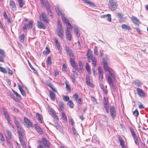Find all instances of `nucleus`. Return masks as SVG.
<instances>
[{
    "label": "nucleus",
    "mask_w": 148,
    "mask_h": 148,
    "mask_svg": "<svg viewBox=\"0 0 148 148\" xmlns=\"http://www.w3.org/2000/svg\"><path fill=\"white\" fill-rule=\"evenodd\" d=\"M92 51L90 49H88V51L87 53V59L89 60V58H93L92 55Z\"/></svg>",
    "instance_id": "a878e982"
},
{
    "label": "nucleus",
    "mask_w": 148,
    "mask_h": 148,
    "mask_svg": "<svg viewBox=\"0 0 148 148\" xmlns=\"http://www.w3.org/2000/svg\"><path fill=\"white\" fill-rule=\"evenodd\" d=\"M70 62L72 66H73V65L76 64L75 60V58H74L73 57H70Z\"/></svg>",
    "instance_id": "72a5a7b5"
},
{
    "label": "nucleus",
    "mask_w": 148,
    "mask_h": 148,
    "mask_svg": "<svg viewBox=\"0 0 148 148\" xmlns=\"http://www.w3.org/2000/svg\"><path fill=\"white\" fill-rule=\"evenodd\" d=\"M51 56H49L47 60V66H50L51 64Z\"/></svg>",
    "instance_id": "2f4dec72"
},
{
    "label": "nucleus",
    "mask_w": 148,
    "mask_h": 148,
    "mask_svg": "<svg viewBox=\"0 0 148 148\" xmlns=\"http://www.w3.org/2000/svg\"><path fill=\"white\" fill-rule=\"evenodd\" d=\"M48 111L50 115H51L55 119H58L56 113L54 112V111L52 108L49 107Z\"/></svg>",
    "instance_id": "ddd939ff"
},
{
    "label": "nucleus",
    "mask_w": 148,
    "mask_h": 148,
    "mask_svg": "<svg viewBox=\"0 0 148 148\" xmlns=\"http://www.w3.org/2000/svg\"><path fill=\"white\" fill-rule=\"evenodd\" d=\"M57 23H58V29H60V28L61 29V28H62V27L60 23L59 20H58Z\"/></svg>",
    "instance_id": "0e129e2a"
},
{
    "label": "nucleus",
    "mask_w": 148,
    "mask_h": 148,
    "mask_svg": "<svg viewBox=\"0 0 148 148\" xmlns=\"http://www.w3.org/2000/svg\"><path fill=\"white\" fill-rule=\"evenodd\" d=\"M0 71L4 73H6L7 71L5 69L0 66Z\"/></svg>",
    "instance_id": "09e8293b"
},
{
    "label": "nucleus",
    "mask_w": 148,
    "mask_h": 148,
    "mask_svg": "<svg viewBox=\"0 0 148 148\" xmlns=\"http://www.w3.org/2000/svg\"><path fill=\"white\" fill-rule=\"evenodd\" d=\"M29 66L30 67L31 69H32L33 71L36 74L37 73V71L35 69H34V67H32V66L31 64H30V63L29 62Z\"/></svg>",
    "instance_id": "603ef678"
},
{
    "label": "nucleus",
    "mask_w": 148,
    "mask_h": 148,
    "mask_svg": "<svg viewBox=\"0 0 148 148\" xmlns=\"http://www.w3.org/2000/svg\"><path fill=\"white\" fill-rule=\"evenodd\" d=\"M103 67L104 69L106 71H109V70H110L108 67V66L107 65V64H103Z\"/></svg>",
    "instance_id": "de8ad7c7"
},
{
    "label": "nucleus",
    "mask_w": 148,
    "mask_h": 148,
    "mask_svg": "<svg viewBox=\"0 0 148 148\" xmlns=\"http://www.w3.org/2000/svg\"><path fill=\"white\" fill-rule=\"evenodd\" d=\"M41 3L42 4V6L43 7H45V6L47 7H49V4L48 2L46 3L44 1V0H40Z\"/></svg>",
    "instance_id": "c756f323"
},
{
    "label": "nucleus",
    "mask_w": 148,
    "mask_h": 148,
    "mask_svg": "<svg viewBox=\"0 0 148 148\" xmlns=\"http://www.w3.org/2000/svg\"><path fill=\"white\" fill-rule=\"evenodd\" d=\"M48 111L50 115H51L55 119H58L56 113L54 112V111L52 108L49 107Z\"/></svg>",
    "instance_id": "9b49d317"
},
{
    "label": "nucleus",
    "mask_w": 148,
    "mask_h": 148,
    "mask_svg": "<svg viewBox=\"0 0 148 148\" xmlns=\"http://www.w3.org/2000/svg\"><path fill=\"white\" fill-rule=\"evenodd\" d=\"M34 126L35 129L40 134H42V130L37 124H34Z\"/></svg>",
    "instance_id": "6ab92c4d"
},
{
    "label": "nucleus",
    "mask_w": 148,
    "mask_h": 148,
    "mask_svg": "<svg viewBox=\"0 0 148 148\" xmlns=\"http://www.w3.org/2000/svg\"><path fill=\"white\" fill-rule=\"evenodd\" d=\"M66 87L67 90L68 91H70L71 90V88L70 86L68 84H67L66 83Z\"/></svg>",
    "instance_id": "6e6d98bb"
},
{
    "label": "nucleus",
    "mask_w": 148,
    "mask_h": 148,
    "mask_svg": "<svg viewBox=\"0 0 148 148\" xmlns=\"http://www.w3.org/2000/svg\"><path fill=\"white\" fill-rule=\"evenodd\" d=\"M98 49L97 48L96 46H95L94 47V53L96 55H98Z\"/></svg>",
    "instance_id": "13d9d810"
},
{
    "label": "nucleus",
    "mask_w": 148,
    "mask_h": 148,
    "mask_svg": "<svg viewBox=\"0 0 148 148\" xmlns=\"http://www.w3.org/2000/svg\"><path fill=\"white\" fill-rule=\"evenodd\" d=\"M25 36L24 34H22L19 37V40L20 41L22 42H23L24 40Z\"/></svg>",
    "instance_id": "ea45409f"
},
{
    "label": "nucleus",
    "mask_w": 148,
    "mask_h": 148,
    "mask_svg": "<svg viewBox=\"0 0 148 148\" xmlns=\"http://www.w3.org/2000/svg\"><path fill=\"white\" fill-rule=\"evenodd\" d=\"M33 24V21H31L29 22V23L27 25L25 24L23 27V31L24 32L26 31L27 30V27L28 29H31L32 27Z\"/></svg>",
    "instance_id": "0eeeda50"
},
{
    "label": "nucleus",
    "mask_w": 148,
    "mask_h": 148,
    "mask_svg": "<svg viewBox=\"0 0 148 148\" xmlns=\"http://www.w3.org/2000/svg\"><path fill=\"white\" fill-rule=\"evenodd\" d=\"M57 10H56V12H57L58 14L60 15H61L62 16V19L63 22L64 23H67V27L66 30V31H70L71 30L72 28V27L69 23V22L68 20L67 19H66L65 17H64V14L63 13H62L60 10L59 9V8L58 7L57 8Z\"/></svg>",
    "instance_id": "f257e3e1"
},
{
    "label": "nucleus",
    "mask_w": 148,
    "mask_h": 148,
    "mask_svg": "<svg viewBox=\"0 0 148 148\" xmlns=\"http://www.w3.org/2000/svg\"><path fill=\"white\" fill-rule=\"evenodd\" d=\"M133 138L134 140V142L137 145H138L139 143L137 136L134 137Z\"/></svg>",
    "instance_id": "5fc2aeb1"
},
{
    "label": "nucleus",
    "mask_w": 148,
    "mask_h": 148,
    "mask_svg": "<svg viewBox=\"0 0 148 148\" xmlns=\"http://www.w3.org/2000/svg\"><path fill=\"white\" fill-rule=\"evenodd\" d=\"M18 1L20 7H22L24 4L23 0H18Z\"/></svg>",
    "instance_id": "a19ab883"
},
{
    "label": "nucleus",
    "mask_w": 148,
    "mask_h": 148,
    "mask_svg": "<svg viewBox=\"0 0 148 148\" xmlns=\"http://www.w3.org/2000/svg\"><path fill=\"white\" fill-rule=\"evenodd\" d=\"M117 15L121 20H122L123 18V17L122 15L121 14V13H118L117 14Z\"/></svg>",
    "instance_id": "774afa93"
},
{
    "label": "nucleus",
    "mask_w": 148,
    "mask_h": 148,
    "mask_svg": "<svg viewBox=\"0 0 148 148\" xmlns=\"http://www.w3.org/2000/svg\"><path fill=\"white\" fill-rule=\"evenodd\" d=\"M108 82L109 84L111 86V88L114 90L115 89V88L113 84L111 77L109 76H108Z\"/></svg>",
    "instance_id": "dca6fc26"
},
{
    "label": "nucleus",
    "mask_w": 148,
    "mask_h": 148,
    "mask_svg": "<svg viewBox=\"0 0 148 148\" xmlns=\"http://www.w3.org/2000/svg\"><path fill=\"white\" fill-rule=\"evenodd\" d=\"M36 118L38 119V120L39 122L41 123H42V120H41V119L40 117V114H39L37 113L36 114Z\"/></svg>",
    "instance_id": "58836bf2"
},
{
    "label": "nucleus",
    "mask_w": 148,
    "mask_h": 148,
    "mask_svg": "<svg viewBox=\"0 0 148 148\" xmlns=\"http://www.w3.org/2000/svg\"><path fill=\"white\" fill-rule=\"evenodd\" d=\"M118 139L120 142V145L122 147V148H124L125 147V146L124 141L123 140L122 138L120 136H118Z\"/></svg>",
    "instance_id": "2eb2a0df"
},
{
    "label": "nucleus",
    "mask_w": 148,
    "mask_h": 148,
    "mask_svg": "<svg viewBox=\"0 0 148 148\" xmlns=\"http://www.w3.org/2000/svg\"><path fill=\"white\" fill-rule=\"evenodd\" d=\"M14 93L16 95L17 98L21 99V97L20 95L18 94V93L16 91L13 90Z\"/></svg>",
    "instance_id": "8fccbe9b"
},
{
    "label": "nucleus",
    "mask_w": 148,
    "mask_h": 148,
    "mask_svg": "<svg viewBox=\"0 0 148 148\" xmlns=\"http://www.w3.org/2000/svg\"><path fill=\"white\" fill-rule=\"evenodd\" d=\"M19 89L22 95L23 96L26 95V94L24 91L23 89L21 86L20 85L18 86Z\"/></svg>",
    "instance_id": "4c0bfd02"
},
{
    "label": "nucleus",
    "mask_w": 148,
    "mask_h": 148,
    "mask_svg": "<svg viewBox=\"0 0 148 148\" xmlns=\"http://www.w3.org/2000/svg\"><path fill=\"white\" fill-rule=\"evenodd\" d=\"M66 49L67 53L70 56V57H73V54L71 49L69 47L66 46Z\"/></svg>",
    "instance_id": "a211bd4d"
},
{
    "label": "nucleus",
    "mask_w": 148,
    "mask_h": 148,
    "mask_svg": "<svg viewBox=\"0 0 148 148\" xmlns=\"http://www.w3.org/2000/svg\"><path fill=\"white\" fill-rule=\"evenodd\" d=\"M103 122L107 127L109 125V122L108 121V118L107 117V116L105 115H103Z\"/></svg>",
    "instance_id": "cd10ccee"
},
{
    "label": "nucleus",
    "mask_w": 148,
    "mask_h": 148,
    "mask_svg": "<svg viewBox=\"0 0 148 148\" xmlns=\"http://www.w3.org/2000/svg\"><path fill=\"white\" fill-rule=\"evenodd\" d=\"M50 97L51 99L52 100H54L55 98V93L53 92H50Z\"/></svg>",
    "instance_id": "473e14b6"
},
{
    "label": "nucleus",
    "mask_w": 148,
    "mask_h": 148,
    "mask_svg": "<svg viewBox=\"0 0 148 148\" xmlns=\"http://www.w3.org/2000/svg\"><path fill=\"white\" fill-rule=\"evenodd\" d=\"M92 64L93 66L94 67H95L96 65V61L95 60V57H94L93 58H92Z\"/></svg>",
    "instance_id": "c03bdc74"
},
{
    "label": "nucleus",
    "mask_w": 148,
    "mask_h": 148,
    "mask_svg": "<svg viewBox=\"0 0 148 148\" xmlns=\"http://www.w3.org/2000/svg\"><path fill=\"white\" fill-rule=\"evenodd\" d=\"M57 33L58 35L62 39L64 38V30L63 28L58 29L57 31Z\"/></svg>",
    "instance_id": "1a4fd4ad"
},
{
    "label": "nucleus",
    "mask_w": 148,
    "mask_h": 148,
    "mask_svg": "<svg viewBox=\"0 0 148 148\" xmlns=\"http://www.w3.org/2000/svg\"><path fill=\"white\" fill-rule=\"evenodd\" d=\"M63 99L64 101H67L69 99V97L68 96H63Z\"/></svg>",
    "instance_id": "e2e57ef3"
},
{
    "label": "nucleus",
    "mask_w": 148,
    "mask_h": 148,
    "mask_svg": "<svg viewBox=\"0 0 148 148\" xmlns=\"http://www.w3.org/2000/svg\"><path fill=\"white\" fill-rule=\"evenodd\" d=\"M99 79L102 80L103 78V73L99 74Z\"/></svg>",
    "instance_id": "338daca9"
},
{
    "label": "nucleus",
    "mask_w": 148,
    "mask_h": 148,
    "mask_svg": "<svg viewBox=\"0 0 148 148\" xmlns=\"http://www.w3.org/2000/svg\"><path fill=\"white\" fill-rule=\"evenodd\" d=\"M130 129L133 137L134 138L136 137V136L135 134V131L133 128L132 127H131L130 128Z\"/></svg>",
    "instance_id": "c9c22d12"
},
{
    "label": "nucleus",
    "mask_w": 148,
    "mask_h": 148,
    "mask_svg": "<svg viewBox=\"0 0 148 148\" xmlns=\"http://www.w3.org/2000/svg\"><path fill=\"white\" fill-rule=\"evenodd\" d=\"M131 20L133 23L135 24L138 25L140 23L139 20L137 18L134 16H132L131 18Z\"/></svg>",
    "instance_id": "4468645a"
},
{
    "label": "nucleus",
    "mask_w": 148,
    "mask_h": 148,
    "mask_svg": "<svg viewBox=\"0 0 148 148\" xmlns=\"http://www.w3.org/2000/svg\"><path fill=\"white\" fill-rule=\"evenodd\" d=\"M55 126L56 127V128L61 133H62L63 134L64 132L62 129L61 128V126L60 125H59L58 124H57Z\"/></svg>",
    "instance_id": "7c9ffc66"
},
{
    "label": "nucleus",
    "mask_w": 148,
    "mask_h": 148,
    "mask_svg": "<svg viewBox=\"0 0 148 148\" xmlns=\"http://www.w3.org/2000/svg\"><path fill=\"white\" fill-rule=\"evenodd\" d=\"M133 115L135 116H138V112L137 110H135L133 112Z\"/></svg>",
    "instance_id": "052dcab7"
},
{
    "label": "nucleus",
    "mask_w": 148,
    "mask_h": 148,
    "mask_svg": "<svg viewBox=\"0 0 148 148\" xmlns=\"http://www.w3.org/2000/svg\"><path fill=\"white\" fill-rule=\"evenodd\" d=\"M3 112L5 118L8 121H10V116L7 109L4 108H3Z\"/></svg>",
    "instance_id": "6e6552de"
},
{
    "label": "nucleus",
    "mask_w": 148,
    "mask_h": 148,
    "mask_svg": "<svg viewBox=\"0 0 148 148\" xmlns=\"http://www.w3.org/2000/svg\"><path fill=\"white\" fill-rule=\"evenodd\" d=\"M137 92L138 94L140 97H144L145 96V94L143 92L142 90L140 88H137Z\"/></svg>",
    "instance_id": "aec40b11"
},
{
    "label": "nucleus",
    "mask_w": 148,
    "mask_h": 148,
    "mask_svg": "<svg viewBox=\"0 0 148 148\" xmlns=\"http://www.w3.org/2000/svg\"><path fill=\"white\" fill-rule=\"evenodd\" d=\"M14 123L17 128L18 133L19 136V138H23L24 135V130L22 128L21 125L17 120L16 117L14 118Z\"/></svg>",
    "instance_id": "f03ea898"
},
{
    "label": "nucleus",
    "mask_w": 148,
    "mask_h": 148,
    "mask_svg": "<svg viewBox=\"0 0 148 148\" xmlns=\"http://www.w3.org/2000/svg\"><path fill=\"white\" fill-rule=\"evenodd\" d=\"M67 105L71 108H72L74 106V104L73 103L71 100H69L67 103Z\"/></svg>",
    "instance_id": "37998d69"
},
{
    "label": "nucleus",
    "mask_w": 148,
    "mask_h": 148,
    "mask_svg": "<svg viewBox=\"0 0 148 148\" xmlns=\"http://www.w3.org/2000/svg\"><path fill=\"white\" fill-rule=\"evenodd\" d=\"M39 18L40 21H45L47 23H49L48 18L46 15V14L43 13L42 14H40L39 16Z\"/></svg>",
    "instance_id": "423d86ee"
},
{
    "label": "nucleus",
    "mask_w": 148,
    "mask_h": 148,
    "mask_svg": "<svg viewBox=\"0 0 148 148\" xmlns=\"http://www.w3.org/2000/svg\"><path fill=\"white\" fill-rule=\"evenodd\" d=\"M41 143L44 146H42L41 145H40L38 146L37 148H48L49 147V142L46 138H42Z\"/></svg>",
    "instance_id": "20e7f679"
},
{
    "label": "nucleus",
    "mask_w": 148,
    "mask_h": 148,
    "mask_svg": "<svg viewBox=\"0 0 148 148\" xmlns=\"http://www.w3.org/2000/svg\"><path fill=\"white\" fill-rule=\"evenodd\" d=\"M86 84L91 87H93V84L90 82V77L88 75H87L86 77Z\"/></svg>",
    "instance_id": "b1692460"
},
{
    "label": "nucleus",
    "mask_w": 148,
    "mask_h": 148,
    "mask_svg": "<svg viewBox=\"0 0 148 148\" xmlns=\"http://www.w3.org/2000/svg\"><path fill=\"white\" fill-rule=\"evenodd\" d=\"M106 17H108V21L110 22H111L112 21L111 16L110 14H108L106 15H103L101 16V18H104Z\"/></svg>",
    "instance_id": "5701e85b"
},
{
    "label": "nucleus",
    "mask_w": 148,
    "mask_h": 148,
    "mask_svg": "<svg viewBox=\"0 0 148 148\" xmlns=\"http://www.w3.org/2000/svg\"><path fill=\"white\" fill-rule=\"evenodd\" d=\"M24 122L23 123H24V125L26 126L27 128L29 127H32V124L31 122L27 118L24 117Z\"/></svg>",
    "instance_id": "39448f33"
},
{
    "label": "nucleus",
    "mask_w": 148,
    "mask_h": 148,
    "mask_svg": "<svg viewBox=\"0 0 148 148\" xmlns=\"http://www.w3.org/2000/svg\"><path fill=\"white\" fill-rule=\"evenodd\" d=\"M110 113L112 118L114 119L116 117V112L114 106H112L110 109Z\"/></svg>",
    "instance_id": "9d476101"
},
{
    "label": "nucleus",
    "mask_w": 148,
    "mask_h": 148,
    "mask_svg": "<svg viewBox=\"0 0 148 148\" xmlns=\"http://www.w3.org/2000/svg\"><path fill=\"white\" fill-rule=\"evenodd\" d=\"M0 55L3 57H5V54L4 51L1 49H0Z\"/></svg>",
    "instance_id": "864d4df0"
},
{
    "label": "nucleus",
    "mask_w": 148,
    "mask_h": 148,
    "mask_svg": "<svg viewBox=\"0 0 148 148\" xmlns=\"http://www.w3.org/2000/svg\"><path fill=\"white\" fill-rule=\"evenodd\" d=\"M84 2L86 3L89 5L90 6L92 7L95 6V4L89 1V0H82Z\"/></svg>",
    "instance_id": "393cba45"
},
{
    "label": "nucleus",
    "mask_w": 148,
    "mask_h": 148,
    "mask_svg": "<svg viewBox=\"0 0 148 148\" xmlns=\"http://www.w3.org/2000/svg\"><path fill=\"white\" fill-rule=\"evenodd\" d=\"M122 28L125 30H127L129 31L131 30L130 27L126 24H123L121 25V26Z\"/></svg>",
    "instance_id": "bb28decb"
},
{
    "label": "nucleus",
    "mask_w": 148,
    "mask_h": 148,
    "mask_svg": "<svg viewBox=\"0 0 148 148\" xmlns=\"http://www.w3.org/2000/svg\"><path fill=\"white\" fill-rule=\"evenodd\" d=\"M117 7L118 4L116 0H109L108 7L111 10H115Z\"/></svg>",
    "instance_id": "7ed1b4c3"
},
{
    "label": "nucleus",
    "mask_w": 148,
    "mask_h": 148,
    "mask_svg": "<svg viewBox=\"0 0 148 148\" xmlns=\"http://www.w3.org/2000/svg\"><path fill=\"white\" fill-rule=\"evenodd\" d=\"M59 106L60 109L61 111L62 110L64 107L63 103L61 101L59 103Z\"/></svg>",
    "instance_id": "49530a36"
},
{
    "label": "nucleus",
    "mask_w": 148,
    "mask_h": 148,
    "mask_svg": "<svg viewBox=\"0 0 148 148\" xmlns=\"http://www.w3.org/2000/svg\"><path fill=\"white\" fill-rule=\"evenodd\" d=\"M9 5L13 10H14L16 9V7L15 4L13 1L12 0L10 1Z\"/></svg>",
    "instance_id": "412c9836"
},
{
    "label": "nucleus",
    "mask_w": 148,
    "mask_h": 148,
    "mask_svg": "<svg viewBox=\"0 0 148 148\" xmlns=\"http://www.w3.org/2000/svg\"><path fill=\"white\" fill-rule=\"evenodd\" d=\"M50 51L49 49L48 48L46 47L45 55H46V56H47L48 54L49 53Z\"/></svg>",
    "instance_id": "bf43d9fd"
},
{
    "label": "nucleus",
    "mask_w": 148,
    "mask_h": 148,
    "mask_svg": "<svg viewBox=\"0 0 148 148\" xmlns=\"http://www.w3.org/2000/svg\"><path fill=\"white\" fill-rule=\"evenodd\" d=\"M19 138L22 145L25 144L23 140V137Z\"/></svg>",
    "instance_id": "680f3d73"
},
{
    "label": "nucleus",
    "mask_w": 148,
    "mask_h": 148,
    "mask_svg": "<svg viewBox=\"0 0 148 148\" xmlns=\"http://www.w3.org/2000/svg\"><path fill=\"white\" fill-rule=\"evenodd\" d=\"M134 83L136 85L139 86H140L142 84V83L139 80H138L135 81Z\"/></svg>",
    "instance_id": "3c124183"
},
{
    "label": "nucleus",
    "mask_w": 148,
    "mask_h": 148,
    "mask_svg": "<svg viewBox=\"0 0 148 148\" xmlns=\"http://www.w3.org/2000/svg\"><path fill=\"white\" fill-rule=\"evenodd\" d=\"M62 115L63 119L65 121H66L67 120V118L64 112H62Z\"/></svg>",
    "instance_id": "79ce46f5"
},
{
    "label": "nucleus",
    "mask_w": 148,
    "mask_h": 148,
    "mask_svg": "<svg viewBox=\"0 0 148 148\" xmlns=\"http://www.w3.org/2000/svg\"><path fill=\"white\" fill-rule=\"evenodd\" d=\"M38 27L40 29H45L46 28L45 25L41 22L38 21L37 24Z\"/></svg>",
    "instance_id": "4be33fe9"
},
{
    "label": "nucleus",
    "mask_w": 148,
    "mask_h": 148,
    "mask_svg": "<svg viewBox=\"0 0 148 148\" xmlns=\"http://www.w3.org/2000/svg\"><path fill=\"white\" fill-rule=\"evenodd\" d=\"M103 103L104 107L105 106H108V101L106 100L105 97L103 98Z\"/></svg>",
    "instance_id": "a18cd8bd"
},
{
    "label": "nucleus",
    "mask_w": 148,
    "mask_h": 148,
    "mask_svg": "<svg viewBox=\"0 0 148 148\" xmlns=\"http://www.w3.org/2000/svg\"><path fill=\"white\" fill-rule=\"evenodd\" d=\"M48 111L50 115H51L55 119H58L56 113L54 112V111L52 108L49 107Z\"/></svg>",
    "instance_id": "f8f14e48"
},
{
    "label": "nucleus",
    "mask_w": 148,
    "mask_h": 148,
    "mask_svg": "<svg viewBox=\"0 0 148 148\" xmlns=\"http://www.w3.org/2000/svg\"><path fill=\"white\" fill-rule=\"evenodd\" d=\"M73 97L74 98V99L75 100V101H77L78 98V95L77 94H74L73 95Z\"/></svg>",
    "instance_id": "69168bd1"
},
{
    "label": "nucleus",
    "mask_w": 148,
    "mask_h": 148,
    "mask_svg": "<svg viewBox=\"0 0 148 148\" xmlns=\"http://www.w3.org/2000/svg\"><path fill=\"white\" fill-rule=\"evenodd\" d=\"M66 34L67 39L69 41L71 40V35L70 31H66Z\"/></svg>",
    "instance_id": "c85d7f7f"
},
{
    "label": "nucleus",
    "mask_w": 148,
    "mask_h": 148,
    "mask_svg": "<svg viewBox=\"0 0 148 148\" xmlns=\"http://www.w3.org/2000/svg\"><path fill=\"white\" fill-rule=\"evenodd\" d=\"M75 32L77 36V37H78L80 36V34L79 32V30L78 29L77 27L76 26H75Z\"/></svg>",
    "instance_id": "e433bc0d"
},
{
    "label": "nucleus",
    "mask_w": 148,
    "mask_h": 148,
    "mask_svg": "<svg viewBox=\"0 0 148 148\" xmlns=\"http://www.w3.org/2000/svg\"><path fill=\"white\" fill-rule=\"evenodd\" d=\"M54 40L56 44V46L58 50L60 51H61V47H60V42H58L57 39L55 38Z\"/></svg>",
    "instance_id": "f3484780"
},
{
    "label": "nucleus",
    "mask_w": 148,
    "mask_h": 148,
    "mask_svg": "<svg viewBox=\"0 0 148 148\" xmlns=\"http://www.w3.org/2000/svg\"><path fill=\"white\" fill-rule=\"evenodd\" d=\"M47 10L49 14L52 17V13L51 9H49V6L47 8Z\"/></svg>",
    "instance_id": "4d7b16f0"
},
{
    "label": "nucleus",
    "mask_w": 148,
    "mask_h": 148,
    "mask_svg": "<svg viewBox=\"0 0 148 148\" xmlns=\"http://www.w3.org/2000/svg\"><path fill=\"white\" fill-rule=\"evenodd\" d=\"M86 68L89 74H90V70L88 64V63H86Z\"/></svg>",
    "instance_id": "f704fd0d"
}]
</instances>
